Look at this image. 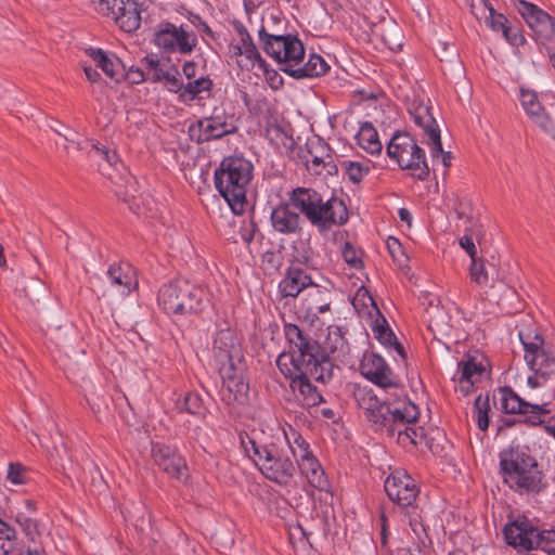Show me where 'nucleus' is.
Returning <instances> with one entry per match:
<instances>
[{"mask_svg": "<svg viewBox=\"0 0 555 555\" xmlns=\"http://www.w3.org/2000/svg\"><path fill=\"white\" fill-rule=\"evenodd\" d=\"M286 339L293 347L292 352L281 353L276 359L280 372L291 380V388L304 408H312L323 400L310 379L325 383L333 376V363L318 358L320 346L307 336L297 325L285 324Z\"/></svg>", "mask_w": 555, "mask_h": 555, "instance_id": "f257e3e1", "label": "nucleus"}, {"mask_svg": "<svg viewBox=\"0 0 555 555\" xmlns=\"http://www.w3.org/2000/svg\"><path fill=\"white\" fill-rule=\"evenodd\" d=\"M266 52L287 75L300 79L324 75L330 69L327 62L319 54L311 53L306 60L301 40L294 35H271L264 27L258 30Z\"/></svg>", "mask_w": 555, "mask_h": 555, "instance_id": "f03ea898", "label": "nucleus"}, {"mask_svg": "<svg viewBox=\"0 0 555 555\" xmlns=\"http://www.w3.org/2000/svg\"><path fill=\"white\" fill-rule=\"evenodd\" d=\"M253 170V164L248 159L242 156H229L215 171L216 188L235 215L244 211Z\"/></svg>", "mask_w": 555, "mask_h": 555, "instance_id": "7ed1b4c3", "label": "nucleus"}, {"mask_svg": "<svg viewBox=\"0 0 555 555\" xmlns=\"http://www.w3.org/2000/svg\"><path fill=\"white\" fill-rule=\"evenodd\" d=\"M500 468L504 482L520 494H537L546 487L537 460L524 451H511L502 456Z\"/></svg>", "mask_w": 555, "mask_h": 555, "instance_id": "20e7f679", "label": "nucleus"}, {"mask_svg": "<svg viewBox=\"0 0 555 555\" xmlns=\"http://www.w3.org/2000/svg\"><path fill=\"white\" fill-rule=\"evenodd\" d=\"M240 439L246 455L268 479L279 485H287L293 479L296 467L289 457L284 455L275 444H258L247 435H241Z\"/></svg>", "mask_w": 555, "mask_h": 555, "instance_id": "39448f33", "label": "nucleus"}, {"mask_svg": "<svg viewBox=\"0 0 555 555\" xmlns=\"http://www.w3.org/2000/svg\"><path fill=\"white\" fill-rule=\"evenodd\" d=\"M205 299L206 294L202 287L185 280H176L159 289L157 300L166 313L183 315L201 312Z\"/></svg>", "mask_w": 555, "mask_h": 555, "instance_id": "423d86ee", "label": "nucleus"}, {"mask_svg": "<svg viewBox=\"0 0 555 555\" xmlns=\"http://www.w3.org/2000/svg\"><path fill=\"white\" fill-rule=\"evenodd\" d=\"M408 112L414 125L421 130L424 142L429 146L433 160L440 162L448 168L451 165V154L442 150L440 129L429 101L415 99L409 104Z\"/></svg>", "mask_w": 555, "mask_h": 555, "instance_id": "0eeeda50", "label": "nucleus"}, {"mask_svg": "<svg viewBox=\"0 0 555 555\" xmlns=\"http://www.w3.org/2000/svg\"><path fill=\"white\" fill-rule=\"evenodd\" d=\"M388 157L401 169L409 170L414 178L425 179L429 173L424 151L414 139L404 132L392 135L386 147Z\"/></svg>", "mask_w": 555, "mask_h": 555, "instance_id": "6e6552de", "label": "nucleus"}, {"mask_svg": "<svg viewBox=\"0 0 555 555\" xmlns=\"http://www.w3.org/2000/svg\"><path fill=\"white\" fill-rule=\"evenodd\" d=\"M519 338L525 349V360L530 370L534 373L528 377V384L535 388L541 385V380L548 379L555 374V357L545 348L544 338L535 334L529 339V335L519 333Z\"/></svg>", "mask_w": 555, "mask_h": 555, "instance_id": "1a4fd4ad", "label": "nucleus"}, {"mask_svg": "<svg viewBox=\"0 0 555 555\" xmlns=\"http://www.w3.org/2000/svg\"><path fill=\"white\" fill-rule=\"evenodd\" d=\"M154 43L165 52L188 54L196 46V36L183 26H177L169 22L158 24L154 31Z\"/></svg>", "mask_w": 555, "mask_h": 555, "instance_id": "9d476101", "label": "nucleus"}, {"mask_svg": "<svg viewBox=\"0 0 555 555\" xmlns=\"http://www.w3.org/2000/svg\"><path fill=\"white\" fill-rule=\"evenodd\" d=\"M222 378L221 400L228 405L244 404L247 401L249 385L245 380V364H227L219 367Z\"/></svg>", "mask_w": 555, "mask_h": 555, "instance_id": "9b49d317", "label": "nucleus"}, {"mask_svg": "<svg viewBox=\"0 0 555 555\" xmlns=\"http://www.w3.org/2000/svg\"><path fill=\"white\" fill-rule=\"evenodd\" d=\"M452 210L459 219L457 228L463 232L459 243H482L489 240L468 198L456 197L452 203Z\"/></svg>", "mask_w": 555, "mask_h": 555, "instance_id": "f8f14e48", "label": "nucleus"}, {"mask_svg": "<svg viewBox=\"0 0 555 555\" xmlns=\"http://www.w3.org/2000/svg\"><path fill=\"white\" fill-rule=\"evenodd\" d=\"M228 56L232 64L247 72L254 70L262 60L251 37L243 27L236 29V34L229 44Z\"/></svg>", "mask_w": 555, "mask_h": 555, "instance_id": "ddd939ff", "label": "nucleus"}, {"mask_svg": "<svg viewBox=\"0 0 555 555\" xmlns=\"http://www.w3.org/2000/svg\"><path fill=\"white\" fill-rule=\"evenodd\" d=\"M418 408L406 400L395 403L390 409L387 420L380 424L377 430L385 429L389 436L397 435V440L401 444V437L408 434L411 425L418 418Z\"/></svg>", "mask_w": 555, "mask_h": 555, "instance_id": "4468645a", "label": "nucleus"}, {"mask_svg": "<svg viewBox=\"0 0 555 555\" xmlns=\"http://www.w3.org/2000/svg\"><path fill=\"white\" fill-rule=\"evenodd\" d=\"M137 284L135 271L128 262L115 263L106 272V294L113 301L128 296Z\"/></svg>", "mask_w": 555, "mask_h": 555, "instance_id": "2eb2a0df", "label": "nucleus"}, {"mask_svg": "<svg viewBox=\"0 0 555 555\" xmlns=\"http://www.w3.org/2000/svg\"><path fill=\"white\" fill-rule=\"evenodd\" d=\"M385 491L388 498L401 507L411 506L420 493L415 480L403 470H396L387 477Z\"/></svg>", "mask_w": 555, "mask_h": 555, "instance_id": "dca6fc26", "label": "nucleus"}, {"mask_svg": "<svg viewBox=\"0 0 555 555\" xmlns=\"http://www.w3.org/2000/svg\"><path fill=\"white\" fill-rule=\"evenodd\" d=\"M353 397L358 406L363 410L367 422H370L377 430L387 420L390 409L395 403L382 401L371 388L365 386H356Z\"/></svg>", "mask_w": 555, "mask_h": 555, "instance_id": "f3484780", "label": "nucleus"}, {"mask_svg": "<svg viewBox=\"0 0 555 555\" xmlns=\"http://www.w3.org/2000/svg\"><path fill=\"white\" fill-rule=\"evenodd\" d=\"M151 455L154 463L169 477L186 481L189 469L185 460L172 448L162 443L152 446Z\"/></svg>", "mask_w": 555, "mask_h": 555, "instance_id": "a211bd4d", "label": "nucleus"}, {"mask_svg": "<svg viewBox=\"0 0 555 555\" xmlns=\"http://www.w3.org/2000/svg\"><path fill=\"white\" fill-rule=\"evenodd\" d=\"M212 352L220 366L244 363L240 340L230 328L218 331L214 339Z\"/></svg>", "mask_w": 555, "mask_h": 555, "instance_id": "6ab92c4d", "label": "nucleus"}, {"mask_svg": "<svg viewBox=\"0 0 555 555\" xmlns=\"http://www.w3.org/2000/svg\"><path fill=\"white\" fill-rule=\"evenodd\" d=\"M518 10L538 40L544 42L555 37V23L546 12L527 1H520Z\"/></svg>", "mask_w": 555, "mask_h": 555, "instance_id": "aec40b11", "label": "nucleus"}, {"mask_svg": "<svg viewBox=\"0 0 555 555\" xmlns=\"http://www.w3.org/2000/svg\"><path fill=\"white\" fill-rule=\"evenodd\" d=\"M199 141L219 139L236 130V119L232 114H225L222 108H215L212 115L198 120Z\"/></svg>", "mask_w": 555, "mask_h": 555, "instance_id": "412c9836", "label": "nucleus"}, {"mask_svg": "<svg viewBox=\"0 0 555 555\" xmlns=\"http://www.w3.org/2000/svg\"><path fill=\"white\" fill-rule=\"evenodd\" d=\"M519 101L531 121L550 135L555 137V120L545 112L538 93L531 89L520 88Z\"/></svg>", "mask_w": 555, "mask_h": 555, "instance_id": "4be33fe9", "label": "nucleus"}, {"mask_svg": "<svg viewBox=\"0 0 555 555\" xmlns=\"http://www.w3.org/2000/svg\"><path fill=\"white\" fill-rule=\"evenodd\" d=\"M499 404L500 409L507 414H532L533 417L550 414L551 410L547 403H531L525 401L509 387H502L499 389Z\"/></svg>", "mask_w": 555, "mask_h": 555, "instance_id": "5701e85b", "label": "nucleus"}, {"mask_svg": "<svg viewBox=\"0 0 555 555\" xmlns=\"http://www.w3.org/2000/svg\"><path fill=\"white\" fill-rule=\"evenodd\" d=\"M360 370L365 378L383 389L398 388V383L393 379L390 367L378 354H364Z\"/></svg>", "mask_w": 555, "mask_h": 555, "instance_id": "b1692460", "label": "nucleus"}, {"mask_svg": "<svg viewBox=\"0 0 555 555\" xmlns=\"http://www.w3.org/2000/svg\"><path fill=\"white\" fill-rule=\"evenodd\" d=\"M106 5L120 29L131 33L140 27V10L134 0H109Z\"/></svg>", "mask_w": 555, "mask_h": 555, "instance_id": "393cba45", "label": "nucleus"}, {"mask_svg": "<svg viewBox=\"0 0 555 555\" xmlns=\"http://www.w3.org/2000/svg\"><path fill=\"white\" fill-rule=\"evenodd\" d=\"M538 529L526 518H517L504 527L503 533L508 545L522 551L532 550Z\"/></svg>", "mask_w": 555, "mask_h": 555, "instance_id": "a878e982", "label": "nucleus"}, {"mask_svg": "<svg viewBox=\"0 0 555 555\" xmlns=\"http://www.w3.org/2000/svg\"><path fill=\"white\" fill-rule=\"evenodd\" d=\"M348 220V210L343 199L331 197L325 203L320 201L311 222L325 227L327 223L343 224Z\"/></svg>", "mask_w": 555, "mask_h": 555, "instance_id": "bb28decb", "label": "nucleus"}, {"mask_svg": "<svg viewBox=\"0 0 555 555\" xmlns=\"http://www.w3.org/2000/svg\"><path fill=\"white\" fill-rule=\"evenodd\" d=\"M298 468L301 474L306 476L308 482L315 489L320 491H327L330 488V483L325 472L321 467L319 461L313 456V454L309 451L308 453H302L298 459H296Z\"/></svg>", "mask_w": 555, "mask_h": 555, "instance_id": "cd10ccee", "label": "nucleus"}, {"mask_svg": "<svg viewBox=\"0 0 555 555\" xmlns=\"http://www.w3.org/2000/svg\"><path fill=\"white\" fill-rule=\"evenodd\" d=\"M313 285L311 278L301 269L292 266L286 275L279 284V292L282 297H296L305 288Z\"/></svg>", "mask_w": 555, "mask_h": 555, "instance_id": "c85d7f7f", "label": "nucleus"}, {"mask_svg": "<svg viewBox=\"0 0 555 555\" xmlns=\"http://www.w3.org/2000/svg\"><path fill=\"white\" fill-rule=\"evenodd\" d=\"M460 377L459 386L460 390L464 395H468L474 385L482 379L486 374V367L481 362H478L476 358L472 357L467 361L459 363Z\"/></svg>", "mask_w": 555, "mask_h": 555, "instance_id": "c756f323", "label": "nucleus"}, {"mask_svg": "<svg viewBox=\"0 0 555 555\" xmlns=\"http://www.w3.org/2000/svg\"><path fill=\"white\" fill-rule=\"evenodd\" d=\"M461 247L466 250L472 259L469 269L472 281L479 285H487L489 279L486 271V262H490V260L485 257L487 250L482 248L477 250V245H461Z\"/></svg>", "mask_w": 555, "mask_h": 555, "instance_id": "7c9ffc66", "label": "nucleus"}, {"mask_svg": "<svg viewBox=\"0 0 555 555\" xmlns=\"http://www.w3.org/2000/svg\"><path fill=\"white\" fill-rule=\"evenodd\" d=\"M299 215L287 205L278 206L271 214L272 225L281 233L295 232L299 228Z\"/></svg>", "mask_w": 555, "mask_h": 555, "instance_id": "2f4dec72", "label": "nucleus"}, {"mask_svg": "<svg viewBox=\"0 0 555 555\" xmlns=\"http://www.w3.org/2000/svg\"><path fill=\"white\" fill-rule=\"evenodd\" d=\"M320 203L319 194L307 189H297L291 196V205L304 212L311 221Z\"/></svg>", "mask_w": 555, "mask_h": 555, "instance_id": "473e14b6", "label": "nucleus"}, {"mask_svg": "<svg viewBox=\"0 0 555 555\" xmlns=\"http://www.w3.org/2000/svg\"><path fill=\"white\" fill-rule=\"evenodd\" d=\"M358 145L371 155H377L383 150L377 130L371 122H363L356 134Z\"/></svg>", "mask_w": 555, "mask_h": 555, "instance_id": "72a5a7b5", "label": "nucleus"}, {"mask_svg": "<svg viewBox=\"0 0 555 555\" xmlns=\"http://www.w3.org/2000/svg\"><path fill=\"white\" fill-rule=\"evenodd\" d=\"M266 133L270 143L280 153H288L293 150L295 140L293 138V132L288 127L272 124L268 126Z\"/></svg>", "mask_w": 555, "mask_h": 555, "instance_id": "f704fd0d", "label": "nucleus"}, {"mask_svg": "<svg viewBox=\"0 0 555 555\" xmlns=\"http://www.w3.org/2000/svg\"><path fill=\"white\" fill-rule=\"evenodd\" d=\"M373 333L375 338L386 347L393 348L398 354H400L403 359H405V351L403 346L398 343L395 334L389 328L385 318L377 317L373 326Z\"/></svg>", "mask_w": 555, "mask_h": 555, "instance_id": "c9c22d12", "label": "nucleus"}, {"mask_svg": "<svg viewBox=\"0 0 555 555\" xmlns=\"http://www.w3.org/2000/svg\"><path fill=\"white\" fill-rule=\"evenodd\" d=\"M371 162L359 159H344L340 162V169L347 179L358 184L371 172Z\"/></svg>", "mask_w": 555, "mask_h": 555, "instance_id": "e433bc0d", "label": "nucleus"}, {"mask_svg": "<svg viewBox=\"0 0 555 555\" xmlns=\"http://www.w3.org/2000/svg\"><path fill=\"white\" fill-rule=\"evenodd\" d=\"M176 408L179 412H186L201 420H204L208 413V409L196 392H188L181 400L177 401Z\"/></svg>", "mask_w": 555, "mask_h": 555, "instance_id": "4c0bfd02", "label": "nucleus"}, {"mask_svg": "<svg viewBox=\"0 0 555 555\" xmlns=\"http://www.w3.org/2000/svg\"><path fill=\"white\" fill-rule=\"evenodd\" d=\"M211 86V80L202 76L189 81L186 85H183L179 98L183 102H190L197 98H203L204 94L209 93Z\"/></svg>", "mask_w": 555, "mask_h": 555, "instance_id": "58836bf2", "label": "nucleus"}, {"mask_svg": "<svg viewBox=\"0 0 555 555\" xmlns=\"http://www.w3.org/2000/svg\"><path fill=\"white\" fill-rule=\"evenodd\" d=\"M307 311L310 314L324 313L330 310L331 301L328 300V292L318 285H312L308 293Z\"/></svg>", "mask_w": 555, "mask_h": 555, "instance_id": "ea45409f", "label": "nucleus"}, {"mask_svg": "<svg viewBox=\"0 0 555 555\" xmlns=\"http://www.w3.org/2000/svg\"><path fill=\"white\" fill-rule=\"evenodd\" d=\"M352 306L360 315L366 314L370 318H373L374 315L380 317L379 310L372 295L365 287L358 289L356 296L352 299Z\"/></svg>", "mask_w": 555, "mask_h": 555, "instance_id": "a19ab883", "label": "nucleus"}, {"mask_svg": "<svg viewBox=\"0 0 555 555\" xmlns=\"http://www.w3.org/2000/svg\"><path fill=\"white\" fill-rule=\"evenodd\" d=\"M130 208L134 214L146 218H156L159 211L158 204L150 194L133 198Z\"/></svg>", "mask_w": 555, "mask_h": 555, "instance_id": "79ce46f5", "label": "nucleus"}, {"mask_svg": "<svg viewBox=\"0 0 555 555\" xmlns=\"http://www.w3.org/2000/svg\"><path fill=\"white\" fill-rule=\"evenodd\" d=\"M284 437L288 449L291 450L293 456L298 459L300 454L309 452V444L302 438V436L295 430L292 426H288V429H284Z\"/></svg>", "mask_w": 555, "mask_h": 555, "instance_id": "37998d69", "label": "nucleus"}, {"mask_svg": "<svg viewBox=\"0 0 555 555\" xmlns=\"http://www.w3.org/2000/svg\"><path fill=\"white\" fill-rule=\"evenodd\" d=\"M154 78L156 80L163 81L165 87L175 93H178L180 95L183 83L180 79L179 72L176 68H169V69H155Z\"/></svg>", "mask_w": 555, "mask_h": 555, "instance_id": "c03bdc74", "label": "nucleus"}, {"mask_svg": "<svg viewBox=\"0 0 555 555\" xmlns=\"http://www.w3.org/2000/svg\"><path fill=\"white\" fill-rule=\"evenodd\" d=\"M256 76L262 77L272 89H279L283 79L281 75L262 59L254 69Z\"/></svg>", "mask_w": 555, "mask_h": 555, "instance_id": "a18cd8bd", "label": "nucleus"}, {"mask_svg": "<svg viewBox=\"0 0 555 555\" xmlns=\"http://www.w3.org/2000/svg\"><path fill=\"white\" fill-rule=\"evenodd\" d=\"M81 67L85 72L87 80L90 82V92L96 100H100V96L103 92V82L101 73L93 68L91 65L82 62Z\"/></svg>", "mask_w": 555, "mask_h": 555, "instance_id": "49530a36", "label": "nucleus"}, {"mask_svg": "<svg viewBox=\"0 0 555 555\" xmlns=\"http://www.w3.org/2000/svg\"><path fill=\"white\" fill-rule=\"evenodd\" d=\"M325 348L332 353L345 354L348 350V343L341 335L338 327L328 332L325 340Z\"/></svg>", "mask_w": 555, "mask_h": 555, "instance_id": "de8ad7c7", "label": "nucleus"}, {"mask_svg": "<svg viewBox=\"0 0 555 555\" xmlns=\"http://www.w3.org/2000/svg\"><path fill=\"white\" fill-rule=\"evenodd\" d=\"M282 261V246H273L271 249H268L262 254V268L269 273L278 271Z\"/></svg>", "mask_w": 555, "mask_h": 555, "instance_id": "09e8293b", "label": "nucleus"}, {"mask_svg": "<svg viewBox=\"0 0 555 555\" xmlns=\"http://www.w3.org/2000/svg\"><path fill=\"white\" fill-rule=\"evenodd\" d=\"M16 521L30 541L36 542V540L41 535V528L36 519H33L23 513H18L16 515Z\"/></svg>", "mask_w": 555, "mask_h": 555, "instance_id": "8fccbe9b", "label": "nucleus"}, {"mask_svg": "<svg viewBox=\"0 0 555 555\" xmlns=\"http://www.w3.org/2000/svg\"><path fill=\"white\" fill-rule=\"evenodd\" d=\"M477 414V425L480 430H486L489 426V411L490 402L489 397L478 396L474 404Z\"/></svg>", "mask_w": 555, "mask_h": 555, "instance_id": "3c124183", "label": "nucleus"}, {"mask_svg": "<svg viewBox=\"0 0 555 555\" xmlns=\"http://www.w3.org/2000/svg\"><path fill=\"white\" fill-rule=\"evenodd\" d=\"M106 76L115 81L126 78V66L115 54L106 53Z\"/></svg>", "mask_w": 555, "mask_h": 555, "instance_id": "603ef678", "label": "nucleus"}, {"mask_svg": "<svg viewBox=\"0 0 555 555\" xmlns=\"http://www.w3.org/2000/svg\"><path fill=\"white\" fill-rule=\"evenodd\" d=\"M532 544V550L540 548L555 555V530L538 531V537Z\"/></svg>", "mask_w": 555, "mask_h": 555, "instance_id": "864d4df0", "label": "nucleus"}, {"mask_svg": "<svg viewBox=\"0 0 555 555\" xmlns=\"http://www.w3.org/2000/svg\"><path fill=\"white\" fill-rule=\"evenodd\" d=\"M386 248L400 270H409L410 257L405 245H386Z\"/></svg>", "mask_w": 555, "mask_h": 555, "instance_id": "5fc2aeb1", "label": "nucleus"}, {"mask_svg": "<svg viewBox=\"0 0 555 555\" xmlns=\"http://www.w3.org/2000/svg\"><path fill=\"white\" fill-rule=\"evenodd\" d=\"M488 11V15L486 16V24L489 28H491L495 33L506 31L507 25V18L501 14L496 13L492 8L487 7L485 8Z\"/></svg>", "mask_w": 555, "mask_h": 555, "instance_id": "6e6d98bb", "label": "nucleus"}, {"mask_svg": "<svg viewBox=\"0 0 555 555\" xmlns=\"http://www.w3.org/2000/svg\"><path fill=\"white\" fill-rule=\"evenodd\" d=\"M341 255L351 268L361 269L363 267L362 250L356 245H344Z\"/></svg>", "mask_w": 555, "mask_h": 555, "instance_id": "4d7b16f0", "label": "nucleus"}, {"mask_svg": "<svg viewBox=\"0 0 555 555\" xmlns=\"http://www.w3.org/2000/svg\"><path fill=\"white\" fill-rule=\"evenodd\" d=\"M7 479L14 486H21L27 482V469L18 463H10L7 473Z\"/></svg>", "mask_w": 555, "mask_h": 555, "instance_id": "13d9d810", "label": "nucleus"}, {"mask_svg": "<svg viewBox=\"0 0 555 555\" xmlns=\"http://www.w3.org/2000/svg\"><path fill=\"white\" fill-rule=\"evenodd\" d=\"M424 437V429L422 427L411 426L408 434L401 437V446H417L423 441Z\"/></svg>", "mask_w": 555, "mask_h": 555, "instance_id": "bf43d9fd", "label": "nucleus"}, {"mask_svg": "<svg viewBox=\"0 0 555 555\" xmlns=\"http://www.w3.org/2000/svg\"><path fill=\"white\" fill-rule=\"evenodd\" d=\"M294 259L297 263L308 264L311 262V249L308 245H294Z\"/></svg>", "mask_w": 555, "mask_h": 555, "instance_id": "052dcab7", "label": "nucleus"}, {"mask_svg": "<svg viewBox=\"0 0 555 555\" xmlns=\"http://www.w3.org/2000/svg\"><path fill=\"white\" fill-rule=\"evenodd\" d=\"M85 51L95 63L96 67L104 72V50L100 48H87Z\"/></svg>", "mask_w": 555, "mask_h": 555, "instance_id": "680f3d73", "label": "nucleus"}, {"mask_svg": "<svg viewBox=\"0 0 555 555\" xmlns=\"http://www.w3.org/2000/svg\"><path fill=\"white\" fill-rule=\"evenodd\" d=\"M330 156L326 155V157L323 156H317L312 155L311 159H308V169L313 170L314 172H319V168L321 166L325 167L326 165H330Z\"/></svg>", "mask_w": 555, "mask_h": 555, "instance_id": "e2e57ef3", "label": "nucleus"}, {"mask_svg": "<svg viewBox=\"0 0 555 555\" xmlns=\"http://www.w3.org/2000/svg\"><path fill=\"white\" fill-rule=\"evenodd\" d=\"M503 37L513 46H520L524 43V37L516 30L512 29L509 26L506 27V31H503Z\"/></svg>", "mask_w": 555, "mask_h": 555, "instance_id": "0e129e2a", "label": "nucleus"}, {"mask_svg": "<svg viewBox=\"0 0 555 555\" xmlns=\"http://www.w3.org/2000/svg\"><path fill=\"white\" fill-rule=\"evenodd\" d=\"M16 532L14 528L0 520V540H15Z\"/></svg>", "mask_w": 555, "mask_h": 555, "instance_id": "69168bd1", "label": "nucleus"}, {"mask_svg": "<svg viewBox=\"0 0 555 555\" xmlns=\"http://www.w3.org/2000/svg\"><path fill=\"white\" fill-rule=\"evenodd\" d=\"M0 554L1 555H16L15 554V540H0Z\"/></svg>", "mask_w": 555, "mask_h": 555, "instance_id": "338daca9", "label": "nucleus"}, {"mask_svg": "<svg viewBox=\"0 0 555 555\" xmlns=\"http://www.w3.org/2000/svg\"><path fill=\"white\" fill-rule=\"evenodd\" d=\"M197 65L194 62H185L182 67V73L188 79L196 76Z\"/></svg>", "mask_w": 555, "mask_h": 555, "instance_id": "774afa93", "label": "nucleus"}]
</instances>
